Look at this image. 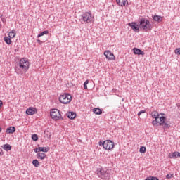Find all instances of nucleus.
<instances>
[{"mask_svg":"<svg viewBox=\"0 0 180 180\" xmlns=\"http://www.w3.org/2000/svg\"><path fill=\"white\" fill-rule=\"evenodd\" d=\"M167 117L163 116H158L155 120L152 122L153 126L158 124L159 126H163V129H169L170 127L169 123L168 122H165Z\"/></svg>","mask_w":180,"mask_h":180,"instance_id":"1","label":"nucleus"},{"mask_svg":"<svg viewBox=\"0 0 180 180\" xmlns=\"http://www.w3.org/2000/svg\"><path fill=\"white\" fill-rule=\"evenodd\" d=\"M139 27L143 29L145 32H148V30H151L153 27L150 25V21L147 19L142 18L140 21Z\"/></svg>","mask_w":180,"mask_h":180,"instance_id":"2","label":"nucleus"},{"mask_svg":"<svg viewBox=\"0 0 180 180\" xmlns=\"http://www.w3.org/2000/svg\"><path fill=\"white\" fill-rule=\"evenodd\" d=\"M99 146H103L105 150H113L115 148V142L111 140H106L102 143V141H100L98 143Z\"/></svg>","mask_w":180,"mask_h":180,"instance_id":"3","label":"nucleus"},{"mask_svg":"<svg viewBox=\"0 0 180 180\" xmlns=\"http://www.w3.org/2000/svg\"><path fill=\"white\" fill-rule=\"evenodd\" d=\"M71 99L72 97L70 96V94H64L60 95L59 97V101L60 103H63L64 105H67V103H70L71 102Z\"/></svg>","mask_w":180,"mask_h":180,"instance_id":"4","label":"nucleus"},{"mask_svg":"<svg viewBox=\"0 0 180 180\" xmlns=\"http://www.w3.org/2000/svg\"><path fill=\"white\" fill-rule=\"evenodd\" d=\"M18 66L24 71H27L29 70V67H30V63L26 58H22L20 60L18 63Z\"/></svg>","mask_w":180,"mask_h":180,"instance_id":"5","label":"nucleus"},{"mask_svg":"<svg viewBox=\"0 0 180 180\" xmlns=\"http://www.w3.org/2000/svg\"><path fill=\"white\" fill-rule=\"evenodd\" d=\"M82 20L83 22H86V23H91V22H94V16H92L91 12L83 13Z\"/></svg>","mask_w":180,"mask_h":180,"instance_id":"6","label":"nucleus"},{"mask_svg":"<svg viewBox=\"0 0 180 180\" xmlns=\"http://www.w3.org/2000/svg\"><path fill=\"white\" fill-rule=\"evenodd\" d=\"M98 175L101 179L109 180L110 179V173L109 170L101 169L98 172Z\"/></svg>","mask_w":180,"mask_h":180,"instance_id":"7","label":"nucleus"},{"mask_svg":"<svg viewBox=\"0 0 180 180\" xmlns=\"http://www.w3.org/2000/svg\"><path fill=\"white\" fill-rule=\"evenodd\" d=\"M50 115L51 119H53V120H60L61 119V113L58 109H52Z\"/></svg>","mask_w":180,"mask_h":180,"instance_id":"8","label":"nucleus"},{"mask_svg":"<svg viewBox=\"0 0 180 180\" xmlns=\"http://www.w3.org/2000/svg\"><path fill=\"white\" fill-rule=\"evenodd\" d=\"M104 56L106 57L107 60H115V55L110 51H105Z\"/></svg>","mask_w":180,"mask_h":180,"instance_id":"9","label":"nucleus"},{"mask_svg":"<svg viewBox=\"0 0 180 180\" xmlns=\"http://www.w3.org/2000/svg\"><path fill=\"white\" fill-rule=\"evenodd\" d=\"M37 112V109L36 108L30 107L26 110V114L29 115L30 116H32V115H35V113Z\"/></svg>","mask_w":180,"mask_h":180,"instance_id":"10","label":"nucleus"},{"mask_svg":"<svg viewBox=\"0 0 180 180\" xmlns=\"http://www.w3.org/2000/svg\"><path fill=\"white\" fill-rule=\"evenodd\" d=\"M128 25L130 26V27H131L134 32H139V25L136 24V22H129Z\"/></svg>","mask_w":180,"mask_h":180,"instance_id":"11","label":"nucleus"},{"mask_svg":"<svg viewBox=\"0 0 180 180\" xmlns=\"http://www.w3.org/2000/svg\"><path fill=\"white\" fill-rule=\"evenodd\" d=\"M133 51H134V54H137L138 56H144L145 54L144 51L137 48H134Z\"/></svg>","mask_w":180,"mask_h":180,"instance_id":"12","label":"nucleus"},{"mask_svg":"<svg viewBox=\"0 0 180 180\" xmlns=\"http://www.w3.org/2000/svg\"><path fill=\"white\" fill-rule=\"evenodd\" d=\"M169 158H178V157H180V153L179 152H174L169 153Z\"/></svg>","mask_w":180,"mask_h":180,"instance_id":"13","label":"nucleus"},{"mask_svg":"<svg viewBox=\"0 0 180 180\" xmlns=\"http://www.w3.org/2000/svg\"><path fill=\"white\" fill-rule=\"evenodd\" d=\"M46 157L47 155L44 153H38L37 154V158H38V160H44Z\"/></svg>","mask_w":180,"mask_h":180,"instance_id":"14","label":"nucleus"},{"mask_svg":"<svg viewBox=\"0 0 180 180\" xmlns=\"http://www.w3.org/2000/svg\"><path fill=\"white\" fill-rule=\"evenodd\" d=\"M16 129L15 128V127H10L6 129V133L8 134H12L13 133H15Z\"/></svg>","mask_w":180,"mask_h":180,"instance_id":"15","label":"nucleus"},{"mask_svg":"<svg viewBox=\"0 0 180 180\" xmlns=\"http://www.w3.org/2000/svg\"><path fill=\"white\" fill-rule=\"evenodd\" d=\"M117 4L120 5V6H125L126 2H127V0H116Z\"/></svg>","mask_w":180,"mask_h":180,"instance_id":"16","label":"nucleus"},{"mask_svg":"<svg viewBox=\"0 0 180 180\" xmlns=\"http://www.w3.org/2000/svg\"><path fill=\"white\" fill-rule=\"evenodd\" d=\"M39 150L42 153H49L50 151V148L49 147H39Z\"/></svg>","mask_w":180,"mask_h":180,"instance_id":"17","label":"nucleus"},{"mask_svg":"<svg viewBox=\"0 0 180 180\" xmlns=\"http://www.w3.org/2000/svg\"><path fill=\"white\" fill-rule=\"evenodd\" d=\"M68 117L69 119H75V117H77V114L74 112H70L68 114Z\"/></svg>","mask_w":180,"mask_h":180,"instance_id":"18","label":"nucleus"},{"mask_svg":"<svg viewBox=\"0 0 180 180\" xmlns=\"http://www.w3.org/2000/svg\"><path fill=\"white\" fill-rule=\"evenodd\" d=\"M150 115L155 120L158 119V117L160 116V114L157 111H153Z\"/></svg>","mask_w":180,"mask_h":180,"instance_id":"19","label":"nucleus"},{"mask_svg":"<svg viewBox=\"0 0 180 180\" xmlns=\"http://www.w3.org/2000/svg\"><path fill=\"white\" fill-rule=\"evenodd\" d=\"M93 112L95 113V115H102V110L96 108L93 109Z\"/></svg>","mask_w":180,"mask_h":180,"instance_id":"20","label":"nucleus"},{"mask_svg":"<svg viewBox=\"0 0 180 180\" xmlns=\"http://www.w3.org/2000/svg\"><path fill=\"white\" fill-rule=\"evenodd\" d=\"M153 20H155V22H162V17L160 16V15H155L153 17Z\"/></svg>","mask_w":180,"mask_h":180,"instance_id":"21","label":"nucleus"},{"mask_svg":"<svg viewBox=\"0 0 180 180\" xmlns=\"http://www.w3.org/2000/svg\"><path fill=\"white\" fill-rule=\"evenodd\" d=\"M3 148L6 151H11V150H12V148L11 147V145H9V144L4 145Z\"/></svg>","mask_w":180,"mask_h":180,"instance_id":"22","label":"nucleus"},{"mask_svg":"<svg viewBox=\"0 0 180 180\" xmlns=\"http://www.w3.org/2000/svg\"><path fill=\"white\" fill-rule=\"evenodd\" d=\"M15 36H16V32H15V30H12L8 34V37H10V39H13Z\"/></svg>","mask_w":180,"mask_h":180,"instance_id":"23","label":"nucleus"},{"mask_svg":"<svg viewBox=\"0 0 180 180\" xmlns=\"http://www.w3.org/2000/svg\"><path fill=\"white\" fill-rule=\"evenodd\" d=\"M32 165H34V167H36V168L39 167L40 165V163L39 162V160H34L32 161Z\"/></svg>","mask_w":180,"mask_h":180,"instance_id":"24","label":"nucleus"},{"mask_svg":"<svg viewBox=\"0 0 180 180\" xmlns=\"http://www.w3.org/2000/svg\"><path fill=\"white\" fill-rule=\"evenodd\" d=\"M44 34H49V31L48 30H45V31H43L42 32L39 33L37 35V38L41 37V36H44Z\"/></svg>","mask_w":180,"mask_h":180,"instance_id":"25","label":"nucleus"},{"mask_svg":"<svg viewBox=\"0 0 180 180\" xmlns=\"http://www.w3.org/2000/svg\"><path fill=\"white\" fill-rule=\"evenodd\" d=\"M4 41L7 44H11V43H12V41L11 40V38L6 37H4Z\"/></svg>","mask_w":180,"mask_h":180,"instance_id":"26","label":"nucleus"},{"mask_svg":"<svg viewBox=\"0 0 180 180\" xmlns=\"http://www.w3.org/2000/svg\"><path fill=\"white\" fill-rule=\"evenodd\" d=\"M32 139L34 141H37V140H39V136H37V134H34L32 135Z\"/></svg>","mask_w":180,"mask_h":180,"instance_id":"27","label":"nucleus"},{"mask_svg":"<svg viewBox=\"0 0 180 180\" xmlns=\"http://www.w3.org/2000/svg\"><path fill=\"white\" fill-rule=\"evenodd\" d=\"M139 152L141 153V154H144V153H146V147L144 146H141L139 149Z\"/></svg>","mask_w":180,"mask_h":180,"instance_id":"28","label":"nucleus"},{"mask_svg":"<svg viewBox=\"0 0 180 180\" xmlns=\"http://www.w3.org/2000/svg\"><path fill=\"white\" fill-rule=\"evenodd\" d=\"M88 84H89V80H86L84 83V89H88Z\"/></svg>","mask_w":180,"mask_h":180,"instance_id":"29","label":"nucleus"},{"mask_svg":"<svg viewBox=\"0 0 180 180\" xmlns=\"http://www.w3.org/2000/svg\"><path fill=\"white\" fill-rule=\"evenodd\" d=\"M145 180H158V178L154 176H150L146 179Z\"/></svg>","mask_w":180,"mask_h":180,"instance_id":"30","label":"nucleus"},{"mask_svg":"<svg viewBox=\"0 0 180 180\" xmlns=\"http://www.w3.org/2000/svg\"><path fill=\"white\" fill-rule=\"evenodd\" d=\"M175 54H177V56H180V48H177L174 50Z\"/></svg>","mask_w":180,"mask_h":180,"instance_id":"31","label":"nucleus"},{"mask_svg":"<svg viewBox=\"0 0 180 180\" xmlns=\"http://www.w3.org/2000/svg\"><path fill=\"white\" fill-rule=\"evenodd\" d=\"M1 20L3 22V23H5V22H6V20L5 19V18H4V15H1L0 16Z\"/></svg>","mask_w":180,"mask_h":180,"instance_id":"32","label":"nucleus"},{"mask_svg":"<svg viewBox=\"0 0 180 180\" xmlns=\"http://www.w3.org/2000/svg\"><path fill=\"white\" fill-rule=\"evenodd\" d=\"M172 176H174V174H167V175L166 176V178H167V179H171V178H172Z\"/></svg>","mask_w":180,"mask_h":180,"instance_id":"33","label":"nucleus"},{"mask_svg":"<svg viewBox=\"0 0 180 180\" xmlns=\"http://www.w3.org/2000/svg\"><path fill=\"white\" fill-rule=\"evenodd\" d=\"M34 153H37V154H39V153H40V150H39V147L38 148H35L34 149Z\"/></svg>","mask_w":180,"mask_h":180,"instance_id":"34","label":"nucleus"},{"mask_svg":"<svg viewBox=\"0 0 180 180\" xmlns=\"http://www.w3.org/2000/svg\"><path fill=\"white\" fill-rule=\"evenodd\" d=\"M4 105V103H2V101L0 100V108L1 106H2Z\"/></svg>","mask_w":180,"mask_h":180,"instance_id":"35","label":"nucleus"},{"mask_svg":"<svg viewBox=\"0 0 180 180\" xmlns=\"http://www.w3.org/2000/svg\"><path fill=\"white\" fill-rule=\"evenodd\" d=\"M37 43H41V41L40 39L37 40Z\"/></svg>","mask_w":180,"mask_h":180,"instance_id":"36","label":"nucleus"},{"mask_svg":"<svg viewBox=\"0 0 180 180\" xmlns=\"http://www.w3.org/2000/svg\"><path fill=\"white\" fill-rule=\"evenodd\" d=\"M141 113H146V110H141L140 111Z\"/></svg>","mask_w":180,"mask_h":180,"instance_id":"37","label":"nucleus"},{"mask_svg":"<svg viewBox=\"0 0 180 180\" xmlns=\"http://www.w3.org/2000/svg\"><path fill=\"white\" fill-rule=\"evenodd\" d=\"M140 115H141V113L140 112H138V116H140Z\"/></svg>","mask_w":180,"mask_h":180,"instance_id":"38","label":"nucleus"},{"mask_svg":"<svg viewBox=\"0 0 180 180\" xmlns=\"http://www.w3.org/2000/svg\"><path fill=\"white\" fill-rule=\"evenodd\" d=\"M0 155H2V153H1V152H0Z\"/></svg>","mask_w":180,"mask_h":180,"instance_id":"39","label":"nucleus"},{"mask_svg":"<svg viewBox=\"0 0 180 180\" xmlns=\"http://www.w3.org/2000/svg\"><path fill=\"white\" fill-rule=\"evenodd\" d=\"M0 131H1V128H0Z\"/></svg>","mask_w":180,"mask_h":180,"instance_id":"40","label":"nucleus"}]
</instances>
